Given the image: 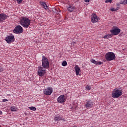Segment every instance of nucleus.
<instances>
[{
    "instance_id": "nucleus-1",
    "label": "nucleus",
    "mask_w": 127,
    "mask_h": 127,
    "mask_svg": "<svg viewBox=\"0 0 127 127\" xmlns=\"http://www.w3.org/2000/svg\"><path fill=\"white\" fill-rule=\"evenodd\" d=\"M31 20L26 17H21L20 20V24L24 28H28L30 26Z\"/></svg>"
},
{
    "instance_id": "nucleus-2",
    "label": "nucleus",
    "mask_w": 127,
    "mask_h": 127,
    "mask_svg": "<svg viewBox=\"0 0 127 127\" xmlns=\"http://www.w3.org/2000/svg\"><path fill=\"white\" fill-rule=\"evenodd\" d=\"M122 95H123V91L118 88L114 89L112 94V98H114V99L120 98Z\"/></svg>"
},
{
    "instance_id": "nucleus-3",
    "label": "nucleus",
    "mask_w": 127,
    "mask_h": 127,
    "mask_svg": "<svg viewBox=\"0 0 127 127\" xmlns=\"http://www.w3.org/2000/svg\"><path fill=\"white\" fill-rule=\"evenodd\" d=\"M42 66L44 69H48L49 68V61L45 56H42Z\"/></svg>"
},
{
    "instance_id": "nucleus-4",
    "label": "nucleus",
    "mask_w": 127,
    "mask_h": 127,
    "mask_svg": "<svg viewBox=\"0 0 127 127\" xmlns=\"http://www.w3.org/2000/svg\"><path fill=\"white\" fill-rule=\"evenodd\" d=\"M107 61H113L116 59V55L113 52H108L105 55Z\"/></svg>"
},
{
    "instance_id": "nucleus-5",
    "label": "nucleus",
    "mask_w": 127,
    "mask_h": 127,
    "mask_svg": "<svg viewBox=\"0 0 127 127\" xmlns=\"http://www.w3.org/2000/svg\"><path fill=\"white\" fill-rule=\"evenodd\" d=\"M45 74H46V69L42 66H39L38 67L37 75L39 77H43Z\"/></svg>"
},
{
    "instance_id": "nucleus-6",
    "label": "nucleus",
    "mask_w": 127,
    "mask_h": 127,
    "mask_svg": "<svg viewBox=\"0 0 127 127\" xmlns=\"http://www.w3.org/2000/svg\"><path fill=\"white\" fill-rule=\"evenodd\" d=\"M13 33H15V34H20V33L23 32V28L21 26L18 25L15 27L13 30Z\"/></svg>"
},
{
    "instance_id": "nucleus-7",
    "label": "nucleus",
    "mask_w": 127,
    "mask_h": 127,
    "mask_svg": "<svg viewBox=\"0 0 127 127\" xmlns=\"http://www.w3.org/2000/svg\"><path fill=\"white\" fill-rule=\"evenodd\" d=\"M57 102L60 104H64L66 102V97L65 95H60L57 99Z\"/></svg>"
},
{
    "instance_id": "nucleus-8",
    "label": "nucleus",
    "mask_w": 127,
    "mask_h": 127,
    "mask_svg": "<svg viewBox=\"0 0 127 127\" xmlns=\"http://www.w3.org/2000/svg\"><path fill=\"white\" fill-rule=\"evenodd\" d=\"M53 92V88L52 87H48L45 89L43 91L44 95H46L47 96H50Z\"/></svg>"
},
{
    "instance_id": "nucleus-9",
    "label": "nucleus",
    "mask_w": 127,
    "mask_h": 127,
    "mask_svg": "<svg viewBox=\"0 0 127 127\" xmlns=\"http://www.w3.org/2000/svg\"><path fill=\"white\" fill-rule=\"evenodd\" d=\"M110 32L112 33V35H118L121 32V30L120 28L117 27L113 28L112 30H110Z\"/></svg>"
},
{
    "instance_id": "nucleus-10",
    "label": "nucleus",
    "mask_w": 127,
    "mask_h": 127,
    "mask_svg": "<svg viewBox=\"0 0 127 127\" xmlns=\"http://www.w3.org/2000/svg\"><path fill=\"white\" fill-rule=\"evenodd\" d=\"M7 17H8V16L5 13L0 14V23H1V22H4V21L7 19Z\"/></svg>"
},
{
    "instance_id": "nucleus-11",
    "label": "nucleus",
    "mask_w": 127,
    "mask_h": 127,
    "mask_svg": "<svg viewBox=\"0 0 127 127\" xmlns=\"http://www.w3.org/2000/svg\"><path fill=\"white\" fill-rule=\"evenodd\" d=\"M91 22L92 23H96L98 22L99 20V17L95 14H92L91 16Z\"/></svg>"
},
{
    "instance_id": "nucleus-12",
    "label": "nucleus",
    "mask_w": 127,
    "mask_h": 127,
    "mask_svg": "<svg viewBox=\"0 0 127 127\" xmlns=\"http://www.w3.org/2000/svg\"><path fill=\"white\" fill-rule=\"evenodd\" d=\"M5 40L7 43H11L14 41V36H8L5 38Z\"/></svg>"
},
{
    "instance_id": "nucleus-13",
    "label": "nucleus",
    "mask_w": 127,
    "mask_h": 127,
    "mask_svg": "<svg viewBox=\"0 0 127 127\" xmlns=\"http://www.w3.org/2000/svg\"><path fill=\"white\" fill-rule=\"evenodd\" d=\"M65 121L63 118H62V116L60 115V114H58L57 115H55L54 118V121L55 122H60V121Z\"/></svg>"
},
{
    "instance_id": "nucleus-14",
    "label": "nucleus",
    "mask_w": 127,
    "mask_h": 127,
    "mask_svg": "<svg viewBox=\"0 0 127 127\" xmlns=\"http://www.w3.org/2000/svg\"><path fill=\"white\" fill-rule=\"evenodd\" d=\"M74 70L75 71V74L76 76H79V74H80V67H79V65H76L74 67Z\"/></svg>"
},
{
    "instance_id": "nucleus-15",
    "label": "nucleus",
    "mask_w": 127,
    "mask_h": 127,
    "mask_svg": "<svg viewBox=\"0 0 127 127\" xmlns=\"http://www.w3.org/2000/svg\"><path fill=\"white\" fill-rule=\"evenodd\" d=\"M92 106H93V103L91 100H88L86 102L85 107L86 108H91Z\"/></svg>"
},
{
    "instance_id": "nucleus-16",
    "label": "nucleus",
    "mask_w": 127,
    "mask_h": 127,
    "mask_svg": "<svg viewBox=\"0 0 127 127\" xmlns=\"http://www.w3.org/2000/svg\"><path fill=\"white\" fill-rule=\"evenodd\" d=\"M40 4L46 10H47V9H48V6H47V4H46V3L43 2V1H40Z\"/></svg>"
},
{
    "instance_id": "nucleus-17",
    "label": "nucleus",
    "mask_w": 127,
    "mask_h": 127,
    "mask_svg": "<svg viewBox=\"0 0 127 127\" xmlns=\"http://www.w3.org/2000/svg\"><path fill=\"white\" fill-rule=\"evenodd\" d=\"M91 63H93V64H95V65H102L103 64L102 62H97L94 59L91 60Z\"/></svg>"
},
{
    "instance_id": "nucleus-18",
    "label": "nucleus",
    "mask_w": 127,
    "mask_h": 127,
    "mask_svg": "<svg viewBox=\"0 0 127 127\" xmlns=\"http://www.w3.org/2000/svg\"><path fill=\"white\" fill-rule=\"evenodd\" d=\"M74 9H75V7L73 6H69L67 8V10H68V11H70V12H72V11H73Z\"/></svg>"
},
{
    "instance_id": "nucleus-19",
    "label": "nucleus",
    "mask_w": 127,
    "mask_h": 127,
    "mask_svg": "<svg viewBox=\"0 0 127 127\" xmlns=\"http://www.w3.org/2000/svg\"><path fill=\"white\" fill-rule=\"evenodd\" d=\"M112 36H113V35L112 34H108V35H106L104 36L103 38L109 39V38H111V37H112Z\"/></svg>"
},
{
    "instance_id": "nucleus-20",
    "label": "nucleus",
    "mask_w": 127,
    "mask_h": 127,
    "mask_svg": "<svg viewBox=\"0 0 127 127\" xmlns=\"http://www.w3.org/2000/svg\"><path fill=\"white\" fill-rule=\"evenodd\" d=\"M120 3L121 4H127V0H121Z\"/></svg>"
},
{
    "instance_id": "nucleus-21",
    "label": "nucleus",
    "mask_w": 127,
    "mask_h": 127,
    "mask_svg": "<svg viewBox=\"0 0 127 127\" xmlns=\"http://www.w3.org/2000/svg\"><path fill=\"white\" fill-rule=\"evenodd\" d=\"M29 109H30L31 111H36V108H35V107H33V106L30 107H29Z\"/></svg>"
},
{
    "instance_id": "nucleus-22",
    "label": "nucleus",
    "mask_w": 127,
    "mask_h": 127,
    "mask_svg": "<svg viewBox=\"0 0 127 127\" xmlns=\"http://www.w3.org/2000/svg\"><path fill=\"white\" fill-rule=\"evenodd\" d=\"M120 8L119 7H117L116 8H112L111 9V11H117V10H119V9Z\"/></svg>"
},
{
    "instance_id": "nucleus-23",
    "label": "nucleus",
    "mask_w": 127,
    "mask_h": 127,
    "mask_svg": "<svg viewBox=\"0 0 127 127\" xmlns=\"http://www.w3.org/2000/svg\"><path fill=\"white\" fill-rule=\"evenodd\" d=\"M10 110L11 112H15V111H16V108H15V107L12 106L10 108Z\"/></svg>"
},
{
    "instance_id": "nucleus-24",
    "label": "nucleus",
    "mask_w": 127,
    "mask_h": 127,
    "mask_svg": "<svg viewBox=\"0 0 127 127\" xmlns=\"http://www.w3.org/2000/svg\"><path fill=\"white\" fill-rule=\"evenodd\" d=\"M67 65V62L66 61H64L63 63H62V65L64 66H66Z\"/></svg>"
},
{
    "instance_id": "nucleus-25",
    "label": "nucleus",
    "mask_w": 127,
    "mask_h": 127,
    "mask_svg": "<svg viewBox=\"0 0 127 127\" xmlns=\"http://www.w3.org/2000/svg\"><path fill=\"white\" fill-rule=\"evenodd\" d=\"M3 71V66L2 65H0V72H2Z\"/></svg>"
},
{
    "instance_id": "nucleus-26",
    "label": "nucleus",
    "mask_w": 127,
    "mask_h": 127,
    "mask_svg": "<svg viewBox=\"0 0 127 127\" xmlns=\"http://www.w3.org/2000/svg\"><path fill=\"white\" fill-rule=\"evenodd\" d=\"M22 0H16V1L18 4L21 3L22 2Z\"/></svg>"
},
{
    "instance_id": "nucleus-27",
    "label": "nucleus",
    "mask_w": 127,
    "mask_h": 127,
    "mask_svg": "<svg viewBox=\"0 0 127 127\" xmlns=\"http://www.w3.org/2000/svg\"><path fill=\"white\" fill-rule=\"evenodd\" d=\"M85 88L87 90H91V86L89 85H87Z\"/></svg>"
},
{
    "instance_id": "nucleus-28",
    "label": "nucleus",
    "mask_w": 127,
    "mask_h": 127,
    "mask_svg": "<svg viewBox=\"0 0 127 127\" xmlns=\"http://www.w3.org/2000/svg\"><path fill=\"white\" fill-rule=\"evenodd\" d=\"M112 0H106L105 2L107 3V2H112Z\"/></svg>"
},
{
    "instance_id": "nucleus-29",
    "label": "nucleus",
    "mask_w": 127,
    "mask_h": 127,
    "mask_svg": "<svg viewBox=\"0 0 127 127\" xmlns=\"http://www.w3.org/2000/svg\"><path fill=\"white\" fill-rule=\"evenodd\" d=\"M7 101H8L7 99H3L2 102H7Z\"/></svg>"
},
{
    "instance_id": "nucleus-30",
    "label": "nucleus",
    "mask_w": 127,
    "mask_h": 127,
    "mask_svg": "<svg viewBox=\"0 0 127 127\" xmlns=\"http://www.w3.org/2000/svg\"><path fill=\"white\" fill-rule=\"evenodd\" d=\"M85 2H90V0H84Z\"/></svg>"
},
{
    "instance_id": "nucleus-31",
    "label": "nucleus",
    "mask_w": 127,
    "mask_h": 127,
    "mask_svg": "<svg viewBox=\"0 0 127 127\" xmlns=\"http://www.w3.org/2000/svg\"><path fill=\"white\" fill-rule=\"evenodd\" d=\"M0 115H2V112L0 110Z\"/></svg>"
}]
</instances>
